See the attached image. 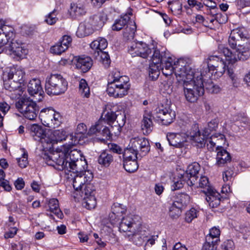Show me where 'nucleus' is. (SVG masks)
<instances>
[{"label": "nucleus", "instance_id": "2f4dec72", "mask_svg": "<svg viewBox=\"0 0 250 250\" xmlns=\"http://www.w3.org/2000/svg\"><path fill=\"white\" fill-rule=\"evenodd\" d=\"M86 166V162L83 160L82 159H80V160L73 162H70L68 165V169L67 170V172H72L73 173H83Z\"/></svg>", "mask_w": 250, "mask_h": 250}, {"label": "nucleus", "instance_id": "e433bc0d", "mask_svg": "<svg viewBox=\"0 0 250 250\" xmlns=\"http://www.w3.org/2000/svg\"><path fill=\"white\" fill-rule=\"evenodd\" d=\"M129 17L125 15L123 17L115 20L114 24L112 25V28L114 31H119L123 29L125 25H128L129 21Z\"/></svg>", "mask_w": 250, "mask_h": 250}, {"label": "nucleus", "instance_id": "6e6d98bb", "mask_svg": "<svg viewBox=\"0 0 250 250\" xmlns=\"http://www.w3.org/2000/svg\"><path fill=\"white\" fill-rule=\"evenodd\" d=\"M57 15V11L54 9L45 17V22L49 25L54 24L58 20Z\"/></svg>", "mask_w": 250, "mask_h": 250}, {"label": "nucleus", "instance_id": "37998d69", "mask_svg": "<svg viewBox=\"0 0 250 250\" xmlns=\"http://www.w3.org/2000/svg\"><path fill=\"white\" fill-rule=\"evenodd\" d=\"M161 65L151 63L148 69V74L152 80H156L159 75Z\"/></svg>", "mask_w": 250, "mask_h": 250}, {"label": "nucleus", "instance_id": "f3484780", "mask_svg": "<svg viewBox=\"0 0 250 250\" xmlns=\"http://www.w3.org/2000/svg\"><path fill=\"white\" fill-rule=\"evenodd\" d=\"M4 87L7 94L12 99L17 98L23 93L21 83L8 79H3Z\"/></svg>", "mask_w": 250, "mask_h": 250}, {"label": "nucleus", "instance_id": "9d476101", "mask_svg": "<svg viewBox=\"0 0 250 250\" xmlns=\"http://www.w3.org/2000/svg\"><path fill=\"white\" fill-rule=\"evenodd\" d=\"M173 59L171 57H169L168 59L166 61H164L161 64L160 69H162L163 74L167 77L170 76L173 72L176 76V69L177 68H181V64H183V68L181 69L183 71V75L186 76V73L191 69V68L187 64V63L183 60H178L174 62V65H172Z\"/></svg>", "mask_w": 250, "mask_h": 250}, {"label": "nucleus", "instance_id": "423d86ee", "mask_svg": "<svg viewBox=\"0 0 250 250\" xmlns=\"http://www.w3.org/2000/svg\"><path fill=\"white\" fill-rule=\"evenodd\" d=\"M45 82V91L49 95L62 94L67 89V82L61 74H51L47 77Z\"/></svg>", "mask_w": 250, "mask_h": 250}, {"label": "nucleus", "instance_id": "1a4fd4ad", "mask_svg": "<svg viewBox=\"0 0 250 250\" xmlns=\"http://www.w3.org/2000/svg\"><path fill=\"white\" fill-rule=\"evenodd\" d=\"M90 47L95 50L93 53L95 58L100 61L105 68L109 66L111 60L108 53L103 51L107 46L105 39L99 37L93 41L90 44Z\"/></svg>", "mask_w": 250, "mask_h": 250}, {"label": "nucleus", "instance_id": "864d4df0", "mask_svg": "<svg viewBox=\"0 0 250 250\" xmlns=\"http://www.w3.org/2000/svg\"><path fill=\"white\" fill-rule=\"evenodd\" d=\"M66 50V48L64 47L59 41L56 44L51 47L50 52L56 55H61Z\"/></svg>", "mask_w": 250, "mask_h": 250}, {"label": "nucleus", "instance_id": "7c9ffc66", "mask_svg": "<svg viewBox=\"0 0 250 250\" xmlns=\"http://www.w3.org/2000/svg\"><path fill=\"white\" fill-rule=\"evenodd\" d=\"M167 137L169 145L176 147H183L186 141V138L180 134L169 133L167 134Z\"/></svg>", "mask_w": 250, "mask_h": 250}, {"label": "nucleus", "instance_id": "4be33fe9", "mask_svg": "<svg viewBox=\"0 0 250 250\" xmlns=\"http://www.w3.org/2000/svg\"><path fill=\"white\" fill-rule=\"evenodd\" d=\"M27 91L30 95L38 97L36 98L38 102L42 101L44 92L39 79L35 78L31 80L27 84Z\"/></svg>", "mask_w": 250, "mask_h": 250}, {"label": "nucleus", "instance_id": "2eb2a0df", "mask_svg": "<svg viewBox=\"0 0 250 250\" xmlns=\"http://www.w3.org/2000/svg\"><path fill=\"white\" fill-rule=\"evenodd\" d=\"M150 150V146L148 140L145 138L135 137L130 139L128 147L124 150L134 151L139 153L141 157L144 156Z\"/></svg>", "mask_w": 250, "mask_h": 250}, {"label": "nucleus", "instance_id": "a19ab883", "mask_svg": "<svg viewBox=\"0 0 250 250\" xmlns=\"http://www.w3.org/2000/svg\"><path fill=\"white\" fill-rule=\"evenodd\" d=\"M189 196L187 194L181 193L176 196L175 200L173 203L183 208L187 206L189 203Z\"/></svg>", "mask_w": 250, "mask_h": 250}, {"label": "nucleus", "instance_id": "8fccbe9b", "mask_svg": "<svg viewBox=\"0 0 250 250\" xmlns=\"http://www.w3.org/2000/svg\"><path fill=\"white\" fill-rule=\"evenodd\" d=\"M168 4L170 10L175 14H179L181 13L182 6V3L179 1L175 0L169 1Z\"/></svg>", "mask_w": 250, "mask_h": 250}, {"label": "nucleus", "instance_id": "dca6fc26", "mask_svg": "<svg viewBox=\"0 0 250 250\" xmlns=\"http://www.w3.org/2000/svg\"><path fill=\"white\" fill-rule=\"evenodd\" d=\"M47 150L52 148L53 146L55 144H57L59 142H62L65 140L66 138H69L72 140L71 142H74L75 138L78 140V137L73 136L72 135L67 136L66 132L63 130H48L47 133Z\"/></svg>", "mask_w": 250, "mask_h": 250}, {"label": "nucleus", "instance_id": "f8f14e48", "mask_svg": "<svg viewBox=\"0 0 250 250\" xmlns=\"http://www.w3.org/2000/svg\"><path fill=\"white\" fill-rule=\"evenodd\" d=\"M208 67L206 68L204 74H207V70L209 73L210 71H215L218 76H221L226 70V63L224 60L217 55H209L207 59Z\"/></svg>", "mask_w": 250, "mask_h": 250}, {"label": "nucleus", "instance_id": "5701e85b", "mask_svg": "<svg viewBox=\"0 0 250 250\" xmlns=\"http://www.w3.org/2000/svg\"><path fill=\"white\" fill-rule=\"evenodd\" d=\"M24 77L25 72L22 69L12 67L4 72L3 79H8L22 84Z\"/></svg>", "mask_w": 250, "mask_h": 250}, {"label": "nucleus", "instance_id": "4d7b16f0", "mask_svg": "<svg viewBox=\"0 0 250 250\" xmlns=\"http://www.w3.org/2000/svg\"><path fill=\"white\" fill-rule=\"evenodd\" d=\"M84 186V188L82 191V194H84V197L95 195V190L93 185L88 182Z\"/></svg>", "mask_w": 250, "mask_h": 250}, {"label": "nucleus", "instance_id": "0eeeda50", "mask_svg": "<svg viewBox=\"0 0 250 250\" xmlns=\"http://www.w3.org/2000/svg\"><path fill=\"white\" fill-rule=\"evenodd\" d=\"M218 50L224 54L229 64H234L238 61L246 60L250 56V49L248 46L238 45L237 49L232 51L224 45L220 44L218 46Z\"/></svg>", "mask_w": 250, "mask_h": 250}, {"label": "nucleus", "instance_id": "20e7f679", "mask_svg": "<svg viewBox=\"0 0 250 250\" xmlns=\"http://www.w3.org/2000/svg\"><path fill=\"white\" fill-rule=\"evenodd\" d=\"M79 141L75 138L74 142H69L68 144L63 145L60 149V151H57L50 155H48L45 152L42 154V157L45 160L47 165L54 166L55 165L58 166V168L60 170H65L67 173L68 169V157L67 153L72 148V147L78 143Z\"/></svg>", "mask_w": 250, "mask_h": 250}, {"label": "nucleus", "instance_id": "c756f323", "mask_svg": "<svg viewBox=\"0 0 250 250\" xmlns=\"http://www.w3.org/2000/svg\"><path fill=\"white\" fill-rule=\"evenodd\" d=\"M92 64V60L90 57L88 56L79 57L76 59V68L81 70L83 73H85L89 70Z\"/></svg>", "mask_w": 250, "mask_h": 250}, {"label": "nucleus", "instance_id": "bb28decb", "mask_svg": "<svg viewBox=\"0 0 250 250\" xmlns=\"http://www.w3.org/2000/svg\"><path fill=\"white\" fill-rule=\"evenodd\" d=\"M206 199L211 208H216L220 204V194L215 190L211 188H207L205 192Z\"/></svg>", "mask_w": 250, "mask_h": 250}, {"label": "nucleus", "instance_id": "c9c22d12", "mask_svg": "<svg viewBox=\"0 0 250 250\" xmlns=\"http://www.w3.org/2000/svg\"><path fill=\"white\" fill-rule=\"evenodd\" d=\"M98 161L99 164L107 167L113 161V157L109 151H104L100 154Z\"/></svg>", "mask_w": 250, "mask_h": 250}, {"label": "nucleus", "instance_id": "680f3d73", "mask_svg": "<svg viewBox=\"0 0 250 250\" xmlns=\"http://www.w3.org/2000/svg\"><path fill=\"white\" fill-rule=\"evenodd\" d=\"M198 211L194 208H191L187 211L185 215V221L188 223L191 222L193 219L197 217Z\"/></svg>", "mask_w": 250, "mask_h": 250}, {"label": "nucleus", "instance_id": "473e14b6", "mask_svg": "<svg viewBox=\"0 0 250 250\" xmlns=\"http://www.w3.org/2000/svg\"><path fill=\"white\" fill-rule=\"evenodd\" d=\"M169 55L168 53L165 51H160L159 49L155 48L154 49L153 54L151 58L152 63L161 65L164 61L168 59Z\"/></svg>", "mask_w": 250, "mask_h": 250}, {"label": "nucleus", "instance_id": "412c9836", "mask_svg": "<svg viewBox=\"0 0 250 250\" xmlns=\"http://www.w3.org/2000/svg\"><path fill=\"white\" fill-rule=\"evenodd\" d=\"M93 178V174L89 170H84L83 173H77L74 176L73 180L74 188L77 191L82 190V187L88 182H90Z\"/></svg>", "mask_w": 250, "mask_h": 250}, {"label": "nucleus", "instance_id": "338daca9", "mask_svg": "<svg viewBox=\"0 0 250 250\" xmlns=\"http://www.w3.org/2000/svg\"><path fill=\"white\" fill-rule=\"evenodd\" d=\"M117 114V112H114L112 111H107L106 112H104V119L109 124L114 120H115L116 116Z\"/></svg>", "mask_w": 250, "mask_h": 250}, {"label": "nucleus", "instance_id": "a211bd4d", "mask_svg": "<svg viewBox=\"0 0 250 250\" xmlns=\"http://www.w3.org/2000/svg\"><path fill=\"white\" fill-rule=\"evenodd\" d=\"M30 131L32 136L36 141H40L43 146V151H47V133L48 130L44 129L41 126L34 124L30 127Z\"/></svg>", "mask_w": 250, "mask_h": 250}, {"label": "nucleus", "instance_id": "09e8293b", "mask_svg": "<svg viewBox=\"0 0 250 250\" xmlns=\"http://www.w3.org/2000/svg\"><path fill=\"white\" fill-rule=\"evenodd\" d=\"M111 210L114 214L118 216L120 214H123L125 212L126 208L123 205L116 203L112 205Z\"/></svg>", "mask_w": 250, "mask_h": 250}, {"label": "nucleus", "instance_id": "3c124183", "mask_svg": "<svg viewBox=\"0 0 250 250\" xmlns=\"http://www.w3.org/2000/svg\"><path fill=\"white\" fill-rule=\"evenodd\" d=\"M217 241H210V237H206V241L204 244L201 250H216Z\"/></svg>", "mask_w": 250, "mask_h": 250}, {"label": "nucleus", "instance_id": "49530a36", "mask_svg": "<svg viewBox=\"0 0 250 250\" xmlns=\"http://www.w3.org/2000/svg\"><path fill=\"white\" fill-rule=\"evenodd\" d=\"M83 205L89 209L94 208L96 206V200L95 195L83 197Z\"/></svg>", "mask_w": 250, "mask_h": 250}, {"label": "nucleus", "instance_id": "79ce46f5", "mask_svg": "<svg viewBox=\"0 0 250 250\" xmlns=\"http://www.w3.org/2000/svg\"><path fill=\"white\" fill-rule=\"evenodd\" d=\"M79 92L83 98H89L90 95V88L84 79H82L79 81Z\"/></svg>", "mask_w": 250, "mask_h": 250}, {"label": "nucleus", "instance_id": "c03bdc74", "mask_svg": "<svg viewBox=\"0 0 250 250\" xmlns=\"http://www.w3.org/2000/svg\"><path fill=\"white\" fill-rule=\"evenodd\" d=\"M104 122V120H100L96 122L94 125H92L88 131L87 135H96L97 136L98 133L101 132V128L103 127Z\"/></svg>", "mask_w": 250, "mask_h": 250}, {"label": "nucleus", "instance_id": "de8ad7c7", "mask_svg": "<svg viewBox=\"0 0 250 250\" xmlns=\"http://www.w3.org/2000/svg\"><path fill=\"white\" fill-rule=\"evenodd\" d=\"M101 132L98 133L97 136H99L102 135L103 138H98V139L101 142H105L106 140H109L111 138V136L113 135L112 133L111 132L110 129L104 125H103V127L101 128Z\"/></svg>", "mask_w": 250, "mask_h": 250}, {"label": "nucleus", "instance_id": "cd10ccee", "mask_svg": "<svg viewBox=\"0 0 250 250\" xmlns=\"http://www.w3.org/2000/svg\"><path fill=\"white\" fill-rule=\"evenodd\" d=\"M94 29L91 21L87 20L80 24L76 34L78 37L83 38L92 34Z\"/></svg>", "mask_w": 250, "mask_h": 250}, {"label": "nucleus", "instance_id": "6e6552de", "mask_svg": "<svg viewBox=\"0 0 250 250\" xmlns=\"http://www.w3.org/2000/svg\"><path fill=\"white\" fill-rule=\"evenodd\" d=\"M17 110L26 119L34 121L37 117L39 108L36 103L29 97H23L16 102Z\"/></svg>", "mask_w": 250, "mask_h": 250}, {"label": "nucleus", "instance_id": "ddd939ff", "mask_svg": "<svg viewBox=\"0 0 250 250\" xmlns=\"http://www.w3.org/2000/svg\"><path fill=\"white\" fill-rule=\"evenodd\" d=\"M128 52L132 57H140L147 58L152 50L148 45L143 42H133L128 45Z\"/></svg>", "mask_w": 250, "mask_h": 250}, {"label": "nucleus", "instance_id": "39448f33", "mask_svg": "<svg viewBox=\"0 0 250 250\" xmlns=\"http://www.w3.org/2000/svg\"><path fill=\"white\" fill-rule=\"evenodd\" d=\"M218 123L214 120L210 121L208 127L205 128L202 133L200 131L197 125H192L189 130L187 132V137L192 141V144L196 146L202 148L205 146V139L210 134L211 131L217 127Z\"/></svg>", "mask_w": 250, "mask_h": 250}, {"label": "nucleus", "instance_id": "a18cd8bd", "mask_svg": "<svg viewBox=\"0 0 250 250\" xmlns=\"http://www.w3.org/2000/svg\"><path fill=\"white\" fill-rule=\"evenodd\" d=\"M182 208L172 203L169 209V215L172 219H177L181 215Z\"/></svg>", "mask_w": 250, "mask_h": 250}, {"label": "nucleus", "instance_id": "7ed1b4c3", "mask_svg": "<svg viewBox=\"0 0 250 250\" xmlns=\"http://www.w3.org/2000/svg\"><path fill=\"white\" fill-rule=\"evenodd\" d=\"M140 218L138 215L129 214L124 217L119 225L120 232L126 233L125 236L129 240L132 239L136 245H140L143 242L141 235Z\"/></svg>", "mask_w": 250, "mask_h": 250}, {"label": "nucleus", "instance_id": "e2e57ef3", "mask_svg": "<svg viewBox=\"0 0 250 250\" xmlns=\"http://www.w3.org/2000/svg\"><path fill=\"white\" fill-rule=\"evenodd\" d=\"M188 179L185 180L183 178V175H181V177L180 179H175L174 181L173 184L171 186V189L172 190H176L181 188L185 183H187Z\"/></svg>", "mask_w": 250, "mask_h": 250}, {"label": "nucleus", "instance_id": "6ab92c4d", "mask_svg": "<svg viewBox=\"0 0 250 250\" xmlns=\"http://www.w3.org/2000/svg\"><path fill=\"white\" fill-rule=\"evenodd\" d=\"M200 168V165L196 162L193 163L188 166L186 172L183 175V178L184 179H188L187 184L188 186H192L195 184Z\"/></svg>", "mask_w": 250, "mask_h": 250}, {"label": "nucleus", "instance_id": "bf43d9fd", "mask_svg": "<svg viewBox=\"0 0 250 250\" xmlns=\"http://www.w3.org/2000/svg\"><path fill=\"white\" fill-rule=\"evenodd\" d=\"M67 156L68 157V164L70 162H73L82 159L80 152L76 149L71 150L70 149L67 153Z\"/></svg>", "mask_w": 250, "mask_h": 250}, {"label": "nucleus", "instance_id": "4c0bfd02", "mask_svg": "<svg viewBox=\"0 0 250 250\" xmlns=\"http://www.w3.org/2000/svg\"><path fill=\"white\" fill-rule=\"evenodd\" d=\"M136 30V26L134 22H130L125 28L123 36L126 40H131L134 39Z\"/></svg>", "mask_w": 250, "mask_h": 250}, {"label": "nucleus", "instance_id": "4468645a", "mask_svg": "<svg viewBox=\"0 0 250 250\" xmlns=\"http://www.w3.org/2000/svg\"><path fill=\"white\" fill-rule=\"evenodd\" d=\"M175 117V111L169 106H159L155 109L153 118L164 125L171 124Z\"/></svg>", "mask_w": 250, "mask_h": 250}, {"label": "nucleus", "instance_id": "9b49d317", "mask_svg": "<svg viewBox=\"0 0 250 250\" xmlns=\"http://www.w3.org/2000/svg\"><path fill=\"white\" fill-rule=\"evenodd\" d=\"M55 112L52 108H44L40 111L39 118L44 126L54 128L60 125L62 119L60 114H57L56 117H55V123H53L51 120V118H54Z\"/></svg>", "mask_w": 250, "mask_h": 250}, {"label": "nucleus", "instance_id": "393cba45", "mask_svg": "<svg viewBox=\"0 0 250 250\" xmlns=\"http://www.w3.org/2000/svg\"><path fill=\"white\" fill-rule=\"evenodd\" d=\"M10 50L13 54L20 59L24 58L28 54V49L21 43L12 41L10 45Z\"/></svg>", "mask_w": 250, "mask_h": 250}, {"label": "nucleus", "instance_id": "f257e3e1", "mask_svg": "<svg viewBox=\"0 0 250 250\" xmlns=\"http://www.w3.org/2000/svg\"><path fill=\"white\" fill-rule=\"evenodd\" d=\"M181 68L176 69V78L178 83L183 84L186 100L190 103H194L203 95L205 92L203 84L204 77L205 76L204 71H195L191 69L186 76H184L181 69L184 65H181Z\"/></svg>", "mask_w": 250, "mask_h": 250}, {"label": "nucleus", "instance_id": "13d9d810", "mask_svg": "<svg viewBox=\"0 0 250 250\" xmlns=\"http://www.w3.org/2000/svg\"><path fill=\"white\" fill-rule=\"evenodd\" d=\"M109 125L110 126V129L113 135L118 136L120 134L123 127L119 126V124L115 120L112 121Z\"/></svg>", "mask_w": 250, "mask_h": 250}, {"label": "nucleus", "instance_id": "69168bd1", "mask_svg": "<svg viewBox=\"0 0 250 250\" xmlns=\"http://www.w3.org/2000/svg\"><path fill=\"white\" fill-rule=\"evenodd\" d=\"M115 120L119 124V126L123 127L126 122V115L125 112L118 111Z\"/></svg>", "mask_w": 250, "mask_h": 250}, {"label": "nucleus", "instance_id": "c85d7f7f", "mask_svg": "<svg viewBox=\"0 0 250 250\" xmlns=\"http://www.w3.org/2000/svg\"><path fill=\"white\" fill-rule=\"evenodd\" d=\"M129 151L128 150H124L123 154L124 158V167L125 170L130 173L135 172L138 168V165L137 160L128 159L130 157Z\"/></svg>", "mask_w": 250, "mask_h": 250}, {"label": "nucleus", "instance_id": "0e129e2a", "mask_svg": "<svg viewBox=\"0 0 250 250\" xmlns=\"http://www.w3.org/2000/svg\"><path fill=\"white\" fill-rule=\"evenodd\" d=\"M17 163H18L19 166L21 168H25L28 164V154L26 152H24L21 158L17 159Z\"/></svg>", "mask_w": 250, "mask_h": 250}, {"label": "nucleus", "instance_id": "58836bf2", "mask_svg": "<svg viewBox=\"0 0 250 250\" xmlns=\"http://www.w3.org/2000/svg\"><path fill=\"white\" fill-rule=\"evenodd\" d=\"M48 206L51 212L55 214L59 218H62L63 214L59 208V201L57 199H50L48 202Z\"/></svg>", "mask_w": 250, "mask_h": 250}, {"label": "nucleus", "instance_id": "a878e982", "mask_svg": "<svg viewBox=\"0 0 250 250\" xmlns=\"http://www.w3.org/2000/svg\"><path fill=\"white\" fill-rule=\"evenodd\" d=\"M216 151V164L219 167L224 166L226 164L230 162L231 156L230 154L222 146L220 147L217 146Z\"/></svg>", "mask_w": 250, "mask_h": 250}, {"label": "nucleus", "instance_id": "052dcab7", "mask_svg": "<svg viewBox=\"0 0 250 250\" xmlns=\"http://www.w3.org/2000/svg\"><path fill=\"white\" fill-rule=\"evenodd\" d=\"M220 235V231L219 229L216 227H213L210 229L208 235L206 237H210V241H217V243L219 241V237Z\"/></svg>", "mask_w": 250, "mask_h": 250}, {"label": "nucleus", "instance_id": "b1692460", "mask_svg": "<svg viewBox=\"0 0 250 250\" xmlns=\"http://www.w3.org/2000/svg\"><path fill=\"white\" fill-rule=\"evenodd\" d=\"M69 13L72 18L78 19L86 14V6L83 2H78L71 3Z\"/></svg>", "mask_w": 250, "mask_h": 250}, {"label": "nucleus", "instance_id": "aec40b11", "mask_svg": "<svg viewBox=\"0 0 250 250\" xmlns=\"http://www.w3.org/2000/svg\"><path fill=\"white\" fill-rule=\"evenodd\" d=\"M14 35L13 28L6 25L4 21L0 20V53L1 52V48L6 44Z\"/></svg>", "mask_w": 250, "mask_h": 250}, {"label": "nucleus", "instance_id": "ea45409f", "mask_svg": "<svg viewBox=\"0 0 250 250\" xmlns=\"http://www.w3.org/2000/svg\"><path fill=\"white\" fill-rule=\"evenodd\" d=\"M243 36L242 33L240 31L233 30L231 31L228 40L229 46L232 49L234 48L237 45L239 39H242Z\"/></svg>", "mask_w": 250, "mask_h": 250}, {"label": "nucleus", "instance_id": "774afa93", "mask_svg": "<svg viewBox=\"0 0 250 250\" xmlns=\"http://www.w3.org/2000/svg\"><path fill=\"white\" fill-rule=\"evenodd\" d=\"M206 89L211 93H218L220 91V87L217 85L214 84L211 82L206 84Z\"/></svg>", "mask_w": 250, "mask_h": 250}, {"label": "nucleus", "instance_id": "72a5a7b5", "mask_svg": "<svg viewBox=\"0 0 250 250\" xmlns=\"http://www.w3.org/2000/svg\"><path fill=\"white\" fill-rule=\"evenodd\" d=\"M152 128V116L149 113H146L141 122V129L144 134L147 135L150 133Z\"/></svg>", "mask_w": 250, "mask_h": 250}, {"label": "nucleus", "instance_id": "f03ea898", "mask_svg": "<svg viewBox=\"0 0 250 250\" xmlns=\"http://www.w3.org/2000/svg\"><path fill=\"white\" fill-rule=\"evenodd\" d=\"M130 88L129 79L122 76L117 70L112 71L108 76L106 91L115 98H121L127 95Z\"/></svg>", "mask_w": 250, "mask_h": 250}, {"label": "nucleus", "instance_id": "5fc2aeb1", "mask_svg": "<svg viewBox=\"0 0 250 250\" xmlns=\"http://www.w3.org/2000/svg\"><path fill=\"white\" fill-rule=\"evenodd\" d=\"M217 137L218 136L215 135H212L209 139H208V137L205 139V142L206 144H207V148L209 150L213 151L214 149L216 150L217 146H216V142L215 141Z\"/></svg>", "mask_w": 250, "mask_h": 250}, {"label": "nucleus", "instance_id": "603ef678", "mask_svg": "<svg viewBox=\"0 0 250 250\" xmlns=\"http://www.w3.org/2000/svg\"><path fill=\"white\" fill-rule=\"evenodd\" d=\"M10 108V105L6 102H3L0 103V127L3 126L2 121L3 116L8 112Z\"/></svg>", "mask_w": 250, "mask_h": 250}, {"label": "nucleus", "instance_id": "f704fd0d", "mask_svg": "<svg viewBox=\"0 0 250 250\" xmlns=\"http://www.w3.org/2000/svg\"><path fill=\"white\" fill-rule=\"evenodd\" d=\"M88 20L91 21V23L94 29L98 30L104 26L106 20V18L104 14H101L98 15H94Z\"/></svg>", "mask_w": 250, "mask_h": 250}]
</instances>
